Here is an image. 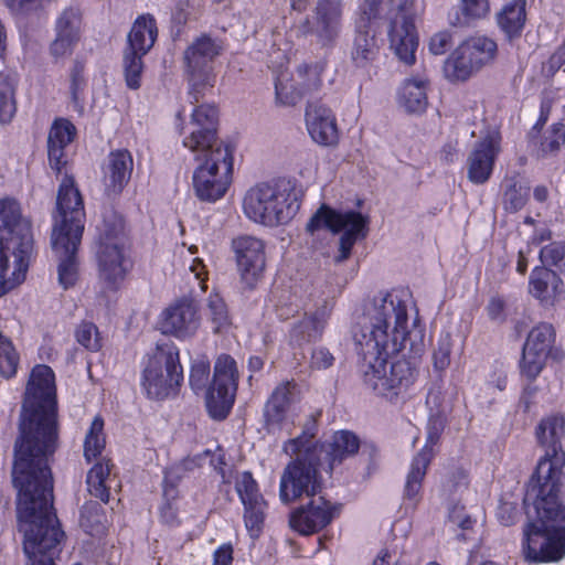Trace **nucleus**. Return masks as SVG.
Returning <instances> with one entry per match:
<instances>
[{
    "label": "nucleus",
    "mask_w": 565,
    "mask_h": 565,
    "mask_svg": "<svg viewBox=\"0 0 565 565\" xmlns=\"http://www.w3.org/2000/svg\"><path fill=\"white\" fill-rule=\"evenodd\" d=\"M54 373L36 365L30 375L14 443L12 480L19 492V530L30 565H55L64 537L53 510L50 459L58 446Z\"/></svg>",
    "instance_id": "nucleus-1"
},
{
    "label": "nucleus",
    "mask_w": 565,
    "mask_h": 565,
    "mask_svg": "<svg viewBox=\"0 0 565 565\" xmlns=\"http://www.w3.org/2000/svg\"><path fill=\"white\" fill-rule=\"evenodd\" d=\"M407 322L406 302L395 292H379L365 306L354 331L363 381L381 395L397 396L416 381L418 372L407 360L393 362L387 370L388 358L403 351L407 342L414 354L424 349L422 331H408Z\"/></svg>",
    "instance_id": "nucleus-2"
},
{
    "label": "nucleus",
    "mask_w": 565,
    "mask_h": 565,
    "mask_svg": "<svg viewBox=\"0 0 565 565\" xmlns=\"http://www.w3.org/2000/svg\"><path fill=\"white\" fill-rule=\"evenodd\" d=\"M536 437L544 448L532 476L524 504L529 519L525 536V558L533 562H555L565 555V508L558 500L565 452V418L561 415L541 420Z\"/></svg>",
    "instance_id": "nucleus-3"
},
{
    "label": "nucleus",
    "mask_w": 565,
    "mask_h": 565,
    "mask_svg": "<svg viewBox=\"0 0 565 565\" xmlns=\"http://www.w3.org/2000/svg\"><path fill=\"white\" fill-rule=\"evenodd\" d=\"M84 203L74 179L65 175L56 198V213L51 235L53 253L58 259V282L63 289L75 285L78 278L76 252L84 232Z\"/></svg>",
    "instance_id": "nucleus-4"
},
{
    "label": "nucleus",
    "mask_w": 565,
    "mask_h": 565,
    "mask_svg": "<svg viewBox=\"0 0 565 565\" xmlns=\"http://www.w3.org/2000/svg\"><path fill=\"white\" fill-rule=\"evenodd\" d=\"M32 252L31 222L20 203L0 200V297L24 281Z\"/></svg>",
    "instance_id": "nucleus-5"
},
{
    "label": "nucleus",
    "mask_w": 565,
    "mask_h": 565,
    "mask_svg": "<svg viewBox=\"0 0 565 565\" xmlns=\"http://www.w3.org/2000/svg\"><path fill=\"white\" fill-rule=\"evenodd\" d=\"M96 262L100 281L116 290L132 267L122 216L114 209H105L102 224L97 227Z\"/></svg>",
    "instance_id": "nucleus-6"
},
{
    "label": "nucleus",
    "mask_w": 565,
    "mask_h": 565,
    "mask_svg": "<svg viewBox=\"0 0 565 565\" xmlns=\"http://www.w3.org/2000/svg\"><path fill=\"white\" fill-rule=\"evenodd\" d=\"M210 362L206 359L194 361L190 371L189 382L194 392L205 391V404L210 416L222 420L230 414L238 385V371L235 360L227 355H220L214 364L211 385Z\"/></svg>",
    "instance_id": "nucleus-7"
},
{
    "label": "nucleus",
    "mask_w": 565,
    "mask_h": 565,
    "mask_svg": "<svg viewBox=\"0 0 565 565\" xmlns=\"http://www.w3.org/2000/svg\"><path fill=\"white\" fill-rule=\"evenodd\" d=\"M415 0H365L362 21L384 19L388 22L390 46L406 65L415 62L417 34Z\"/></svg>",
    "instance_id": "nucleus-8"
},
{
    "label": "nucleus",
    "mask_w": 565,
    "mask_h": 565,
    "mask_svg": "<svg viewBox=\"0 0 565 565\" xmlns=\"http://www.w3.org/2000/svg\"><path fill=\"white\" fill-rule=\"evenodd\" d=\"M243 207L254 222L276 226L289 222L299 211L300 202L291 183L278 180L250 188L244 196Z\"/></svg>",
    "instance_id": "nucleus-9"
},
{
    "label": "nucleus",
    "mask_w": 565,
    "mask_h": 565,
    "mask_svg": "<svg viewBox=\"0 0 565 565\" xmlns=\"http://www.w3.org/2000/svg\"><path fill=\"white\" fill-rule=\"evenodd\" d=\"M199 166L193 172V189L201 201L215 202L224 196L233 172V157L228 147L192 151Z\"/></svg>",
    "instance_id": "nucleus-10"
},
{
    "label": "nucleus",
    "mask_w": 565,
    "mask_h": 565,
    "mask_svg": "<svg viewBox=\"0 0 565 565\" xmlns=\"http://www.w3.org/2000/svg\"><path fill=\"white\" fill-rule=\"evenodd\" d=\"M370 217L356 211L340 212L322 204L307 223V231L313 234L320 228H327L332 233L342 232L339 239V255L337 263L349 258L352 247L359 239H363L369 233Z\"/></svg>",
    "instance_id": "nucleus-11"
},
{
    "label": "nucleus",
    "mask_w": 565,
    "mask_h": 565,
    "mask_svg": "<svg viewBox=\"0 0 565 565\" xmlns=\"http://www.w3.org/2000/svg\"><path fill=\"white\" fill-rule=\"evenodd\" d=\"M183 380L179 350L173 342L158 343L149 355L142 374V386L151 398L161 399L174 391Z\"/></svg>",
    "instance_id": "nucleus-12"
},
{
    "label": "nucleus",
    "mask_w": 565,
    "mask_h": 565,
    "mask_svg": "<svg viewBox=\"0 0 565 565\" xmlns=\"http://www.w3.org/2000/svg\"><path fill=\"white\" fill-rule=\"evenodd\" d=\"M294 456L296 458L285 467L280 478L279 497L284 503L302 495L315 497L321 491L318 469H323V462L317 460L316 452L308 447L303 454Z\"/></svg>",
    "instance_id": "nucleus-13"
},
{
    "label": "nucleus",
    "mask_w": 565,
    "mask_h": 565,
    "mask_svg": "<svg viewBox=\"0 0 565 565\" xmlns=\"http://www.w3.org/2000/svg\"><path fill=\"white\" fill-rule=\"evenodd\" d=\"M497 43L487 36H471L463 41L446 60L444 72L451 82H465L491 63Z\"/></svg>",
    "instance_id": "nucleus-14"
},
{
    "label": "nucleus",
    "mask_w": 565,
    "mask_h": 565,
    "mask_svg": "<svg viewBox=\"0 0 565 565\" xmlns=\"http://www.w3.org/2000/svg\"><path fill=\"white\" fill-rule=\"evenodd\" d=\"M342 18V0H317L311 19L305 18L297 24V35L310 36L321 47H331L341 34Z\"/></svg>",
    "instance_id": "nucleus-15"
},
{
    "label": "nucleus",
    "mask_w": 565,
    "mask_h": 565,
    "mask_svg": "<svg viewBox=\"0 0 565 565\" xmlns=\"http://www.w3.org/2000/svg\"><path fill=\"white\" fill-rule=\"evenodd\" d=\"M555 330L550 323H540L527 334L523 345L521 372L530 380H534L543 370L546 359L563 358V352L554 348Z\"/></svg>",
    "instance_id": "nucleus-16"
},
{
    "label": "nucleus",
    "mask_w": 565,
    "mask_h": 565,
    "mask_svg": "<svg viewBox=\"0 0 565 565\" xmlns=\"http://www.w3.org/2000/svg\"><path fill=\"white\" fill-rule=\"evenodd\" d=\"M241 282L248 289L255 288L266 267L264 243L254 236H239L232 241Z\"/></svg>",
    "instance_id": "nucleus-17"
},
{
    "label": "nucleus",
    "mask_w": 565,
    "mask_h": 565,
    "mask_svg": "<svg viewBox=\"0 0 565 565\" xmlns=\"http://www.w3.org/2000/svg\"><path fill=\"white\" fill-rule=\"evenodd\" d=\"M221 45L209 35H201L186 47L183 54L189 82L198 92L200 86L209 84L214 58L221 52Z\"/></svg>",
    "instance_id": "nucleus-18"
},
{
    "label": "nucleus",
    "mask_w": 565,
    "mask_h": 565,
    "mask_svg": "<svg viewBox=\"0 0 565 565\" xmlns=\"http://www.w3.org/2000/svg\"><path fill=\"white\" fill-rule=\"evenodd\" d=\"M309 501L296 509L289 518L290 526L302 535H310L329 525L339 508L322 495L308 497Z\"/></svg>",
    "instance_id": "nucleus-19"
},
{
    "label": "nucleus",
    "mask_w": 565,
    "mask_h": 565,
    "mask_svg": "<svg viewBox=\"0 0 565 565\" xmlns=\"http://www.w3.org/2000/svg\"><path fill=\"white\" fill-rule=\"evenodd\" d=\"M193 130L184 138L183 145L191 151L227 147L216 136L217 109L211 105H201L191 116Z\"/></svg>",
    "instance_id": "nucleus-20"
},
{
    "label": "nucleus",
    "mask_w": 565,
    "mask_h": 565,
    "mask_svg": "<svg viewBox=\"0 0 565 565\" xmlns=\"http://www.w3.org/2000/svg\"><path fill=\"white\" fill-rule=\"evenodd\" d=\"M444 428V420L440 416H431L428 426L427 443L424 448L414 457L411 470L405 484V497L416 500L422 489V482L426 476L427 468L434 457L433 446L437 444Z\"/></svg>",
    "instance_id": "nucleus-21"
},
{
    "label": "nucleus",
    "mask_w": 565,
    "mask_h": 565,
    "mask_svg": "<svg viewBox=\"0 0 565 565\" xmlns=\"http://www.w3.org/2000/svg\"><path fill=\"white\" fill-rule=\"evenodd\" d=\"M500 141L499 135L492 134L475 143L467 159V174L472 183L483 184L490 179L501 150Z\"/></svg>",
    "instance_id": "nucleus-22"
},
{
    "label": "nucleus",
    "mask_w": 565,
    "mask_h": 565,
    "mask_svg": "<svg viewBox=\"0 0 565 565\" xmlns=\"http://www.w3.org/2000/svg\"><path fill=\"white\" fill-rule=\"evenodd\" d=\"M236 491L244 505L245 526L252 536H256L264 523L266 502L250 472L241 475L236 481Z\"/></svg>",
    "instance_id": "nucleus-23"
},
{
    "label": "nucleus",
    "mask_w": 565,
    "mask_h": 565,
    "mask_svg": "<svg viewBox=\"0 0 565 565\" xmlns=\"http://www.w3.org/2000/svg\"><path fill=\"white\" fill-rule=\"evenodd\" d=\"M200 326L198 306L194 300L182 298L167 308L162 318V330L180 339L192 337Z\"/></svg>",
    "instance_id": "nucleus-24"
},
{
    "label": "nucleus",
    "mask_w": 565,
    "mask_h": 565,
    "mask_svg": "<svg viewBox=\"0 0 565 565\" xmlns=\"http://www.w3.org/2000/svg\"><path fill=\"white\" fill-rule=\"evenodd\" d=\"M360 448L359 438L351 431H337L331 441L311 448L318 461L323 462V470L331 473L345 459L354 456Z\"/></svg>",
    "instance_id": "nucleus-25"
},
{
    "label": "nucleus",
    "mask_w": 565,
    "mask_h": 565,
    "mask_svg": "<svg viewBox=\"0 0 565 565\" xmlns=\"http://www.w3.org/2000/svg\"><path fill=\"white\" fill-rule=\"evenodd\" d=\"M134 170V159L126 149L111 151L104 166V186L108 196L121 193L128 184Z\"/></svg>",
    "instance_id": "nucleus-26"
},
{
    "label": "nucleus",
    "mask_w": 565,
    "mask_h": 565,
    "mask_svg": "<svg viewBox=\"0 0 565 565\" xmlns=\"http://www.w3.org/2000/svg\"><path fill=\"white\" fill-rule=\"evenodd\" d=\"M306 124L311 138L319 145L331 146L338 141V128L331 110L322 105H308Z\"/></svg>",
    "instance_id": "nucleus-27"
},
{
    "label": "nucleus",
    "mask_w": 565,
    "mask_h": 565,
    "mask_svg": "<svg viewBox=\"0 0 565 565\" xmlns=\"http://www.w3.org/2000/svg\"><path fill=\"white\" fill-rule=\"evenodd\" d=\"M330 312L331 307L324 301L315 312L306 313L301 320L292 324L289 333L290 343L302 347L306 343L318 340L322 335Z\"/></svg>",
    "instance_id": "nucleus-28"
},
{
    "label": "nucleus",
    "mask_w": 565,
    "mask_h": 565,
    "mask_svg": "<svg viewBox=\"0 0 565 565\" xmlns=\"http://www.w3.org/2000/svg\"><path fill=\"white\" fill-rule=\"evenodd\" d=\"M296 383L286 381L273 391L264 407V417L267 426L280 425L291 405L296 402Z\"/></svg>",
    "instance_id": "nucleus-29"
},
{
    "label": "nucleus",
    "mask_w": 565,
    "mask_h": 565,
    "mask_svg": "<svg viewBox=\"0 0 565 565\" xmlns=\"http://www.w3.org/2000/svg\"><path fill=\"white\" fill-rule=\"evenodd\" d=\"M363 25H359L354 36L351 60L359 68L365 70L369 74L380 54V46L375 34L371 30H363Z\"/></svg>",
    "instance_id": "nucleus-30"
},
{
    "label": "nucleus",
    "mask_w": 565,
    "mask_h": 565,
    "mask_svg": "<svg viewBox=\"0 0 565 565\" xmlns=\"http://www.w3.org/2000/svg\"><path fill=\"white\" fill-rule=\"evenodd\" d=\"M530 292L542 302L552 305L563 292V282L555 271L536 267L530 277Z\"/></svg>",
    "instance_id": "nucleus-31"
},
{
    "label": "nucleus",
    "mask_w": 565,
    "mask_h": 565,
    "mask_svg": "<svg viewBox=\"0 0 565 565\" xmlns=\"http://www.w3.org/2000/svg\"><path fill=\"white\" fill-rule=\"evenodd\" d=\"M157 34L156 21L151 15L138 18L128 34V45L125 51L146 55L153 46Z\"/></svg>",
    "instance_id": "nucleus-32"
},
{
    "label": "nucleus",
    "mask_w": 565,
    "mask_h": 565,
    "mask_svg": "<svg viewBox=\"0 0 565 565\" xmlns=\"http://www.w3.org/2000/svg\"><path fill=\"white\" fill-rule=\"evenodd\" d=\"M526 0H512L497 15L500 29L509 39L519 38L526 21Z\"/></svg>",
    "instance_id": "nucleus-33"
},
{
    "label": "nucleus",
    "mask_w": 565,
    "mask_h": 565,
    "mask_svg": "<svg viewBox=\"0 0 565 565\" xmlns=\"http://www.w3.org/2000/svg\"><path fill=\"white\" fill-rule=\"evenodd\" d=\"M529 184L520 177L513 175L504 181L503 205L509 212H518L529 199Z\"/></svg>",
    "instance_id": "nucleus-34"
},
{
    "label": "nucleus",
    "mask_w": 565,
    "mask_h": 565,
    "mask_svg": "<svg viewBox=\"0 0 565 565\" xmlns=\"http://www.w3.org/2000/svg\"><path fill=\"white\" fill-rule=\"evenodd\" d=\"M17 78L13 74L0 72V122L8 124L17 111Z\"/></svg>",
    "instance_id": "nucleus-35"
},
{
    "label": "nucleus",
    "mask_w": 565,
    "mask_h": 565,
    "mask_svg": "<svg viewBox=\"0 0 565 565\" xmlns=\"http://www.w3.org/2000/svg\"><path fill=\"white\" fill-rule=\"evenodd\" d=\"M399 103L408 113H422L427 106L426 87L423 81L408 79L404 83Z\"/></svg>",
    "instance_id": "nucleus-36"
},
{
    "label": "nucleus",
    "mask_w": 565,
    "mask_h": 565,
    "mask_svg": "<svg viewBox=\"0 0 565 565\" xmlns=\"http://www.w3.org/2000/svg\"><path fill=\"white\" fill-rule=\"evenodd\" d=\"M110 462L109 460H103L94 465V467L87 473V487L88 491L95 498L100 499L107 503L109 500L110 487L106 483L110 475Z\"/></svg>",
    "instance_id": "nucleus-37"
},
{
    "label": "nucleus",
    "mask_w": 565,
    "mask_h": 565,
    "mask_svg": "<svg viewBox=\"0 0 565 565\" xmlns=\"http://www.w3.org/2000/svg\"><path fill=\"white\" fill-rule=\"evenodd\" d=\"M276 99L279 104L291 106L297 104L305 95L298 81L288 72H280L275 81Z\"/></svg>",
    "instance_id": "nucleus-38"
},
{
    "label": "nucleus",
    "mask_w": 565,
    "mask_h": 565,
    "mask_svg": "<svg viewBox=\"0 0 565 565\" xmlns=\"http://www.w3.org/2000/svg\"><path fill=\"white\" fill-rule=\"evenodd\" d=\"M106 515L100 503L96 501L86 502L81 510L79 524L90 535L104 533Z\"/></svg>",
    "instance_id": "nucleus-39"
},
{
    "label": "nucleus",
    "mask_w": 565,
    "mask_h": 565,
    "mask_svg": "<svg viewBox=\"0 0 565 565\" xmlns=\"http://www.w3.org/2000/svg\"><path fill=\"white\" fill-rule=\"evenodd\" d=\"M320 413L311 414L303 425L302 434L296 438L289 439L285 446L284 450L289 456H294L295 454H303L308 447L315 448L316 445H312L311 439L317 434V418Z\"/></svg>",
    "instance_id": "nucleus-40"
},
{
    "label": "nucleus",
    "mask_w": 565,
    "mask_h": 565,
    "mask_svg": "<svg viewBox=\"0 0 565 565\" xmlns=\"http://www.w3.org/2000/svg\"><path fill=\"white\" fill-rule=\"evenodd\" d=\"M461 15L456 14L455 19H450V23L455 26H462L472 20H479L488 15L490 11L489 0H460Z\"/></svg>",
    "instance_id": "nucleus-41"
},
{
    "label": "nucleus",
    "mask_w": 565,
    "mask_h": 565,
    "mask_svg": "<svg viewBox=\"0 0 565 565\" xmlns=\"http://www.w3.org/2000/svg\"><path fill=\"white\" fill-rule=\"evenodd\" d=\"M103 429L104 420L100 416H96L90 424V428L86 434L84 441V456L87 461L99 456L105 447Z\"/></svg>",
    "instance_id": "nucleus-42"
},
{
    "label": "nucleus",
    "mask_w": 565,
    "mask_h": 565,
    "mask_svg": "<svg viewBox=\"0 0 565 565\" xmlns=\"http://www.w3.org/2000/svg\"><path fill=\"white\" fill-rule=\"evenodd\" d=\"M19 354L12 341L0 332V375L10 379L17 373Z\"/></svg>",
    "instance_id": "nucleus-43"
},
{
    "label": "nucleus",
    "mask_w": 565,
    "mask_h": 565,
    "mask_svg": "<svg viewBox=\"0 0 565 565\" xmlns=\"http://www.w3.org/2000/svg\"><path fill=\"white\" fill-rule=\"evenodd\" d=\"M82 26V13L77 8L65 9L56 21V33L72 36L79 41Z\"/></svg>",
    "instance_id": "nucleus-44"
},
{
    "label": "nucleus",
    "mask_w": 565,
    "mask_h": 565,
    "mask_svg": "<svg viewBox=\"0 0 565 565\" xmlns=\"http://www.w3.org/2000/svg\"><path fill=\"white\" fill-rule=\"evenodd\" d=\"M323 66L320 63L301 64L297 68L298 85L305 94L317 90L321 85Z\"/></svg>",
    "instance_id": "nucleus-45"
},
{
    "label": "nucleus",
    "mask_w": 565,
    "mask_h": 565,
    "mask_svg": "<svg viewBox=\"0 0 565 565\" xmlns=\"http://www.w3.org/2000/svg\"><path fill=\"white\" fill-rule=\"evenodd\" d=\"M145 55L135 53L134 51L124 52V72L127 86L131 89L140 87L141 74L143 70L142 57Z\"/></svg>",
    "instance_id": "nucleus-46"
},
{
    "label": "nucleus",
    "mask_w": 565,
    "mask_h": 565,
    "mask_svg": "<svg viewBox=\"0 0 565 565\" xmlns=\"http://www.w3.org/2000/svg\"><path fill=\"white\" fill-rule=\"evenodd\" d=\"M75 135L76 128L70 120L56 119L50 129L47 145L67 147L74 140Z\"/></svg>",
    "instance_id": "nucleus-47"
},
{
    "label": "nucleus",
    "mask_w": 565,
    "mask_h": 565,
    "mask_svg": "<svg viewBox=\"0 0 565 565\" xmlns=\"http://www.w3.org/2000/svg\"><path fill=\"white\" fill-rule=\"evenodd\" d=\"M540 258L544 265L554 266L559 271L565 273V243L553 242L543 247L540 252Z\"/></svg>",
    "instance_id": "nucleus-48"
},
{
    "label": "nucleus",
    "mask_w": 565,
    "mask_h": 565,
    "mask_svg": "<svg viewBox=\"0 0 565 565\" xmlns=\"http://www.w3.org/2000/svg\"><path fill=\"white\" fill-rule=\"evenodd\" d=\"M76 340L79 344L90 351H98L102 347L99 333L95 324L83 322L75 332Z\"/></svg>",
    "instance_id": "nucleus-49"
},
{
    "label": "nucleus",
    "mask_w": 565,
    "mask_h": 565,
    "mask_svg": "<svg viewBox=\"0 0 565 565\" xmlns=\"http://www.w3.org/2000/svg\"><path fill=\"white\" fill-rule=\"evenodd\" d=\"M451 347L449 334H444L439 338L433 353L434 367L436 370L444 371L449 366Z\"/></svg>",
    "instance_id": "nucleus-50"
},
{
    "label": "nucleus",
    "mask_w": 565,
    "mask_h": 565,
    "mask_svg": "<svg viewBox=\"0 0 565 565\" xmlns=\"http://www.w3.org/2000/svg\"><path fill=\"white\" fill-rule=\"evenodd\" d=\"M565 143V125L555 124L552 126V130L542 141L543 152H556Z\"/></svg>",
    "instance_id": "nucleus-51"
},
{
    "label": "nucleus",
    "mask_w": 565,
    "mask_h": 565,
    "mask_svg": "<svg viewBox=\"0 0 565 565\" xmlns=\"http://www.w3.org/2000/svg\"><path fill=\"white\" fill-rule=\"evenodd\" d=\"M77 42L78 40L73 39L72 36L56 33L55 39L50 45V53L56 60L65 57L72 54L73 49Z\"/></svg>",
    "instance_id": "nucleus-52"
},
{
    "label": "nucleus",
    "mask_w": 565,
    "mask_h": 565,
    "mask_svg": "<svg viewBox=\"0 0 565 565\" xmlns=\"http://www.w3.org/2000/svg\"><path fill=\"white\" fill-rule=\"evenodd\" d=\"M84 64L76 61L71 72V95L75 105H79L81 102L79 93L84 86Z\"/></svg>",
    "instance_id": "nucleus-53"
},
{
    "label": "nucleus",
    "mask_w": 565,
    "mask_h": 565,
    "mask_svg": "<svg viewBox=\"0 0 565 565\" xmlns=\"http://www.w3.org/2000/svg\"><path fill=\"white\" fill-rule=\"evenodd\" d=\"M207 308L212 320L218 327L227 322V309L225 302L218 295H211L209 297Z\"/></svg>",
    "instance_id": "nucleus-54"
},
{
    "label": "nucleus",
    "mask_w": 565,
    "mask_h": 565,
    "mask_svg": "<svg viewBox=\"0 0 565 565\" xmlns=\"http://www.w3.org/2000/svg\"><path fill=\"white\" fill-rule=\"evenodd\" d=\"M452 46V35L449 31L435 33L428 43L430 53L435 55L445 54Z\"/></svg>",
    "instance_id": "nucleus-55"
},
{
    "label": "nucleus",
    "mask_w": 565,
    "mask_h": 565,
    "mask_svg": "<svg viewBox=\"0 0 565 565\" xmlns=\"http://www.w3.org/2000/svg\"><path fill=\"white\" fill-rule=\"evenodd\" d=\"M66 147L47 145V156L50 167L60 174L63 168L67 164V157L65 153Z\"/></svg>",
    "instance_id": "nucleus-56"
},
{
    "label": "nucleus",
    "mask_w": 565,
    "mask_h": 565,
    "mask_svg": "<svg viewBox=\"0 0 565 565\" xmlns=\"http://www.w3.org/2000/svg\"><path fill=\"white\" fill-rule=\"evenodd\" d=\"M333 355L326 348L313 350L311 355V366L318 370L328 369L333 363Z\"/></svg>",
    "instance_id": "nucleus-57"
},
{
    "label": "nucleus",
    "mask_w": 565,
    "mask_h": 565,
    "mask_svg": "<svg viewBox=\"0 0 565 565\" xmlns=\"http://www.w3.org/2000/svg\"><path fill=\"white\" fill-rule=\"evenodd\" d=\"M233 563V546L231 544H223L213 555V565H232Z\"/></svg>",
    "instance_id": "nucleus-58"
},
{
    "label": "nucleus",
    "mask_w": 565,
    "mask_h": 565,
    "mask_svg": "<svg viewBox=\"0 0 565 565\" xmlns=\"http://www.w3.org/2000/svg\"><path fill=\"white\" fill-rule=\"evenodd\" d=\"M190 270L193 273L196 280L202 284L205 279L206 273L204 270V265L200 258H194L192 265L190 266Z\"/></svg>",
    "instance_id": "nucleus-59"
},
{
    "label": "nucleus",
    "mask_w": 565,
    "mask_h": 565,
    "mask_svg": "<svg viewBox=\"0 0 565 565\" xmlns=\"http://www.w3.org/2000/svg\"><path fill=\"white\" fill-rule=\"evenodd\" d=\"M502 310H503L502 300L495 299V298L490 300L489 306H488V312L492 319L498 318L502 313Z\"/></svg>",
    "instance_id": "nucleus-60"
},
{
    "label": "nucleus",
    "mask_w": 565,
    "mask_h": 565,
    "mask_svg": "<svg viewBox=\"0 0 565 565\" xmlns=\"http://www.w3.org/2000/svg\"><path fill=\"white\" fill-rule=\"evenodd\" d=\"M7 49V31L0 21V58L4 55Z\"/></svg>",
    "instance_id": "nucleus-61"
},
{
    "label": "nucleus",
    "mask_w": 565,
    "mask_h": 565,
    "mask_svg": "<svg viewBox=\"0 0 565 565\" xmlns=\"http://www.w3.org/2000/svg\"><path fill=\"white\" fill-rule=\"evenodd\" d=\"M534 199L539 202H544L547 199V189L543 185H539L534 189Z\"/></svg>",
    "instance_id": "nucleus-62"
},
{
    "label": "nucleus",
    "mask_w": 565,
    "mask_h": 565,
    "mask_svg": "<svg viewBox=\"0 0 565 565\" xmlns=\"http://www.w3.org/2000/svg\"><path fill=\"white\" fill-rule=\"evenodd\" d=\"M526 268H527L526 257H525L524 253L522 250H520L516 269L520 274H524L526 271Z\"/></svg>",
    "instance_id": "nucleus-63"
},
{
    "label": "nucleus",
    "mask_w": 565,
    "mask_h": 565,
    "mask_svg": "<svg viewBox=\"0 0 565 565\" xmlns=\"http://www.w3.org/2000/svg\"><path fill=\"white\" fill-rule=\"evenodd\" d=\"M263 364V360L258 356H252L248 361V366L252 371H259Z\"/></svg>",
    "instance_id": "nucleus-64"
}]
</instances>
